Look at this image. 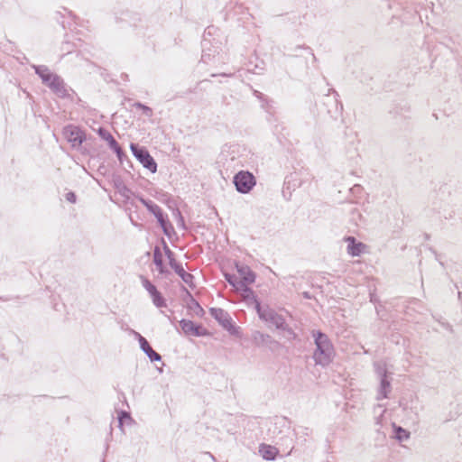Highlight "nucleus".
I'll use <instances>...</instances> for the list:
<instances>
[{
	"instance_id": "1",
	"label": "nucleus",
	"mask_w": 462,
	"mask_h": 462,
	"mask_svg": "<svg viewBox=\"0 0 462 462\" xmlns=\"http://www.w3.org/2000/svg\"><path fill=\"white\" fill-rule=\"evenodd\" d=\"M34 73L41 79L42 83L49 88L59 98L69 99L74 102L73 95L77 93L70 88L72 94L66 88L64 79L57 73L51 71L46 65H32Z\"/></svg>"
},
{
	"instance_id": "2",
	"label": "nucleus",
	"mask_w": 462,
	"mask_h": 462,
	"mask_svg": "<svg viewBox=\"0 0 462 462\" xmlns=\"http://www.w3.org/2000/svg\"><path fill=\"white\" fill-rule=\"evenodd\" d=\"M311 337L315 345L312 359L316 365L328 367L334 360L336 350L331 339L321 329H312Z\"/></svg>"
},
{
	"instance_id": "3",
	"label": "nucleus",
	"mask_w": 462,
	"mask_h": 462,
	"mask_svg": "<svg viewBox=\"0 0 462 462\" xmlns=\"http://www.w3.org/2000/svg\"><path fill=\"white\" fill-rule=\"evenodd\" d=\"M61 134L72 149L77 146H80V143H87L90 140H96L93 135L88 134L81 125L75 124H68L64 125L62 127Z\"/></svg>"
},
{
	"instance_id": "4",
	"label": "nucleus",
	"mask_w": 462,
	"mask_h": 462,
	"mask_svg": "<svg viewBox=\"0 0 462 462\" xmlns=\"http://www.w3.org/2000/svg\"><path fill=\"white\" fill-rule=\"evenodd\" d=\"M375 374L379 378V387L377 391L376 400H383L389 397L392 391L391 372L383 361H375L373 364Z\"/></svg>"
},
{
	"instance_id": "5",
	"label": "nucleus",
	"mask_w": 462,
	"mask_h": 462,
	"mask_svg": "<svg viewBox=\"0 0 462 462\" xmlns=\"http://www.w3.org/2000/svg\"><path fill=\"white\" fill-rule=\"evenodd\" d=\"M130 150L132 154L143 168L147 169L152 173H155L157 171L158 164L155 159L150 154L147 147L136 143H131Z\"/></svg>"
},
{
	"instance_id": "6",
	"label": "nucleus",
	"mask_w": 462,
	"mask_h": 462,
	"mask_svg": "<svg viewBox=\"0 0 462 462\" xmlns=\"http://www.w3.org/2000/svg\"><path fill=\"white\" fill-rule=\"evenodd\" d=\"M388 114L394 121V124L399 125L401 129H406L409 126L411 119V106L408 103H395L388 110Z\"/></svg>"
},
{
	"instance_id": "7",
	"label": "nucleus",
	"mask_w": 462,
	"mask_h": 462,
	"mask_svg": "<svg viewBox=\"0 0 462 462\" xmlns=\"http://www.w3.org/2000/svg\"><path fill=\"white\" fill-rule=\"evenodd\" d=\"M232 181L236 190L240 194H248L256 185V178L247 170H241L236 172Z\"/></svg>"
},
{
	"instance_id": "8",
	"label": "nucleus",
	"mask_w": 462,
	"mask_h": 462,
	"mask_svg": "<svg viewBox=\"0 0 462 462\" xmlns=\"http://www.w3.org/2000/svg\"><path fill=\"white\" fill-rule=\"evenodd\" d=\"M179 324L185 337H205L211 336L210 331L201 323L195 322L191 319H181Z\"/></svg>"
},
{
	"instance_id": "9",
	"label": "nucleus",
	"mask_w": 462,
	"mask_h": 462,
	"mask_svg": "<svg viewBox=\"0 0 462 462\" xmlns=\"http://www.w3.org/2000/svg\"><path fill=\"white\" fill-rule=\"evenodd\" d=\"M139 279L143 287L148 292L153 305L158 309L166 308L167 300L158 288L143 274H140Z\"/></svg>"
},
{
	"instance_id": "10",
	"label": "nucleus",
	"mask_w": 462,
	"mask_h": 462,
	"mask_svg": "<svg viewBox=\"0 0 462 462\" xmlns=\"http://www.w3.org/2000/svg\"><path fill=\"white\" fill-rule=\"evenodd\" d=\"M134 198L140 201L143 207H145L151 215L155 217L158 226L170 219L168 214L165 213L163 209L152 199L145 198L141 193L134 194Z\"/></svg>"
},
{
	"instance_id": "11",
	"label": "nucleus",
	"mask_w": 462,
	"mask_h": 462,
	"mask_svg": "<svg viewBox=\"0 0 462 462\" xmlns=\"http://www.w3.org/2000/svg\"><path fill=\"white\" fill-rule=\"evenodd\" d=\"M180 291L181 292V300L185 303V307L189 314L193 311L199 318H203L206 314L205 310L201 307L199 302L194 298L192 293L183 284H180Z\"/></svg>"
},
{
	"instance_id": "12",
	"label": "nucleus",
	"mask_w": 462,
	"mask_h": 462,
	"mask_svg": "<svg viewBox=\"0 0 462 462\" xmlns=\"http://www.w3.org/2000/svg\"><path fill=\"white\" fill-rule=\"evenodd\" d=\"M109 183L113 186V188L125 199L127 203H129L133 207H136V204L134 200L129 201L130 195L134 197V194L138 192H133L124 182L122 177L117 173H113L111 175V180Z\"/></svg>"
},
{
	"instance_id": "13",
	"label": "nucleus",
	"mask_w": 462,
	"mask_h": 462,
	"mask_svg": "<svg viewBox=\"0 0 462 462\" xmlns=\"http://www.w3.org/2000/svg\"><path fill=\"white\" fill-rule=\"evenodd\" d=\"M235 268L236 273L239 274V278L242 282H245L246 285L255 282L257 274L249 265L239 261H236Z\"/></svg>"
},
{
	"instance_id": "14",
	"label": "nucleus",
	"mask_w": 462,
	"mask_h": 462,
	"mask_svg": "<svg viewBox=\"0 0 462 462\" xmlns=\"http://www.w3.org/2000/svg\"><path fill=\"white\" fill-rule=\"evenodd\" d=\"M302 181L298 178L296 173H291L285 177L283 186H282V196L283 198L289 201L291 199L292 191L296 189V188L300 187Z\"/></svg>"
},
{
	"instance_id": "15",
	"label": "nucleus",
	"mask_w": 462,
	"mask_h": 462,
	"mask_svg": "<svg viewBox=\"0 0 462 462\" xmlns=\"http://www.w3.org/2000/svg\"><path fill=\"white\" fill-rule=\"evenodd\" d=\"M344 240L347 243L346 252L349 255L358 257L365 252L367 245L358 241L355 236H347Z\"/></svg>"
},
{
	"instance_id": "16",
	"label": "nucleus",
	"mask_w": 462,
	"mask_h": 462,
	"mask_svg": "<svg viewBox=\"0 0 462 462\" xmlns=\"http://www.w3.org/2000/svg\"><path fill=\"white\" fill-rule=\"evenodd\" d=\"M258 448L259 454L266 461H274L281 452V447L277 448L266 443H261Z\"/></svg>"
},
{
	"instance_id": "17",
	"label": "nucleus",
	"mask_w": 462,
	"mask_h": 462,
	"mask_svg": "<svg viewBox=\"0 0 462 462\" xmlns=\"http://www.w3.org/2000/svg\"><path fill=\"white\" fill-rule=\"evenodd\" d=\"M210 316L218 323L219 326L224 328L227 322L232 319L229 313L217 307H211L208 310Z\"/></svg>"
},
{
	"instance_id": "18",
	"label": "nucleus",
	"mask_w": 462,
	"mask_h": 462,
	"mask_svg": "<svg viewBox=\"0 0 462 462\" xmlns=\"http://www.w3.org/2000/svg\"><path fill=\"white\" fill-rule=\"evenodd\" d=\"M237 292L243 294L246 304L248 306L254 305V309L256 307L257 302H262L256 292L249 285L244 283Z\"/></svg>"
},
{
	"instance_id": "19",
	"label": "nucleus",
	"mask_w": 462,
	"mask_h": 462,
	"mask_svg": "<svg viewBox=\"0 0 462 462\" xmlns=\"http://www.w3.org/2000/svg\"><path fill=\"white\" fill-rule=\"evenodd\" d=\"M254 310L257 313L258 318L264 322H268L271 319L270 317H273L276 312L269 305H263L262 302H257Z\"/></svg>"
},
{
	"instance_id": "20",
	"label": "nucleus",
	"mask_w": 462,
	"mask_h": 462,
	"mask_svg": "<svg viewBox=\"0 0 462 462\" xmlns=\"http://www.w3.org/2000/svg\"><path fill=\"white\" fill-rule=\"evenodd\" d=\"M393 438L395 439L399 442H402L405 440H408L411 437V432L402 428V426H399L395 423H393Z\"/></svg>"
},
{
	"instance_id": "21",
	"label": "nucleus",
	"mask_w": 462,
	"mask_h": 462,
	"mask_svg": "<svg viewBox=\"0 0 462 462\" xmlns=\"http://www.w3.org/2000/svg\"><path fill=\"white\" fill-rule=\"evenodd\" d=\"M293 443V439L291 437L281 438L280 441L277 442V445H280L282 448V451L284 452L282 456L288 457L292 452H297Z\"/></svg>"
},
{
	"instance_id": "22",
	"label": "nucleus",
	"mask_w": 462,
	"mask_h": 462,
	"mask_svg": "<svg viewBox=\"0 0 462 462\" xmlns=\"http://www.w3.org/2000/svg\"><path fill=\"white\" fill-rule=\"evenodd\" d=\"M271 337L269 334L263 333L259 330H254L252 333V341L256 346H266Z\"/></svg>"
},
{
	"instance_id": "23",
	"label": "nucleus",
	"mask_w": 462,
	"mask_h": 462,
	"mask_svg": "<svg viewBox=\"0 0 462 462\" xmlns=\"http://www.w3.org/2000/svg\"><path fill=\"white\" fill-rule=\"evenodd\" d=\"M223 276L226 282L237 292L238 290L244 285L245 282H242L240 278L237 277L235 273H231L228 272H223Z\"/></svg>"
},
{
	"instance_id": "24",
	"label": "nucleus",
	"mask_w": 462,
	"mask_h": 462,
	"mask_svg": "<svg viewBox=\"0 0 462 462\" xmlns=\"http://www.w3.org/2000/svg\"><path fill=\"white\" fill-rule=\"evenodd\" d=\"M97 135L106 143L108 148L114 147L115 144L117 143V141L115 139V137L112 135V134L105 127L100 126L97 130Z\"/></svg>"
},
{
	"instance_id": "25",
	"label": "nucleus",
	"mask_w": 462,
	"mask_h": 462,
	"mask_svg": "<svg viewBox=\"0 0 462 462\" xmlns=\"http://www.w3.org/2000/svg\"><path fill=\"white\" fill-rule=\"evenodd\" d=\"M117 421H118V428L123 430L124 423L126 424H132L134 422V419L132 418L130 412L120 410L117 413Z\"/></svg>"
},
{
	"instance_id": "26",
	"label": "nucleus",
	"mask_w": 462,
	"mask_h": 462,
	"mask_svg": "<svg viewBox=\"0 0 462 462\" xmlns=\"http://www.w3.org/2000/svg\"><path fill=\"white\" fill-rule=\"evenodd\" d=\"M222 328L225 329L226 331H227L229 333V335H231V336H234V337H242V329L234 321L233 319H231L229 320V322H227L226 324V326L224 328Z\"/></svg>"
},
{
	"instance_id": "27",
	"label": "nucleus",
	"mask_w": 462,
	"mask_h": 462,
	"mask_svg": "<svg viewBox=\"0 0 462 462\" xmlns=\"http://www.w3.org/2000/svg\"><path fill=\"white\" fill-rule=\"evenodd\" d=\"M270 320L268 321L272 325L275 327L276 329L281 330L284 329L285 326L288 324L285 318L275 312V314L273 317H270Z\"/></svg>"
},
{
	"instance_id": "28",
	"label": "nucleus",
	"mask_w": 462,
	"mask_h": 462,
	"mask_svg": "<svg viewBox=\"0 0 462 462\" xmlns=\"http://www.w3.org/2000/svg\"><path fill=\"white\" fill-rule=\"evenodd\" d=\"M161 244H162L164 254L168 260V264L171 265V264L176 263L178 261L176 259V254L172 250H171V248L169 247L167 242L165 241V239L163 237L161 238Z\"/></svg>"
},
{
	"instance_id": "29",
	"label": "nucleus",
	"mask_w": 462,
	"mask_h": 462,
	"mask_svg": "<svg viewBox=\"0 0 462 462\" xmlns=\"http://www.w3.org/2000/svg\"><path fill=\"white\" fill-rule=\"evenodd\" d=\"M181 281L186 283L191 290L196 289L197 284L195 282V276L185 271V269L178 275Z\"/></svg>"
},
{
	"instance_id": "30",
	"label": "nucleus",
	"mask_w": 462,
	"mask_h": 462,
	"mask_svg": "<svg viewBox=\"0 0 462 462\" xmlns=\"http://www.w3.org/2000/svg\"><path fill=\"white\" fill-rule=\"evenodd\" d=\"M159 226L162 229L163 235L166 236L170 240H171L174 236H177L174 226L170 221V219H168Z\"/></svg>"
},
{
	"instance_id": "31",
	"label": "nucleus",
	"mask_w": 462,
	"mask_h": 462,
	"mask_svg": "<svg viewBox=\"0 0 462 462\" xmlns=\"http://www.w3.org/2000/svg\"><path fill=\"white\" fill-rule=\"evenodd\" d=\"M253 94L262 103V107L264 109L271 107L270 103L272 100L266 95L255 89L254 90Z\"/></svg>"
},
{
	"instance_id": "32",
	"label": "nucleus",
	"mask_w": 462,
	"mask_h": 462,
	"mask_svg": "<svg viewBox=\"0 0 462 462\" xmlns=\"http://www.w3.org/2000/svg\"><path fill=\"white\" fill-rule=\"evenodd\" d=\"M133 106L136 109H139L142 111L143 115H144L147 117H152L153 116L152 108L148 106L147 105L142 103L141 101H135L133 104Z\"/></svg>"
},
{
	"instance_id": "33",
	"label": "nucleus",
	"mask_w": 462,
	"mask_h": 462,
	"mask_svg": "<svg viewBox=\"0 0 462 462\" xmlns=\"http://www.w3.org/2000/svg\"><path fill=\"white\" fill-rule=\"evenodd\" d=\"M163 196L166 197V199L163 200V203L170 210H171L172 214L175 212V209H180L177 201L172 198L171 195L165 193Z\"/></svg>"
},
{
	"instance_id": "34",
	"label": "nucleus",
	"mask_w": 462,
	"mask_h": 462,
	"mask_svg": "<svg viewBox=\"0 0 462 462\" xmlns=\"http://www.w3.org/2000/svg\"><path fill=\"white\" fill-rule=\"evenodd\" d=\"M172 215L176 218L178 226L182 230H187V225L181 211L180 209H175V212Z\"/></svg>"
},
{
	"instance_id": "35",
	"label": "nucleus",
	"mask_w": 462,
	"mask_h": 462,
	"mask_svg": "<svg viewBox=\"0 0 462 462\" xmlns=\"http://www.w3.org/2000/svg\"><path fill=\"white\" fill-rule=\"evenodd\" d=\"M282 331L285 333L284 337L289 341L297 340L299 338L298 334L295 333L294 330L291 327H289L288 324L285 326L284 329H282Z\"/></svg>"
},
{
	"instance_id": "36",
	"label": "nucleus",
	"mask_w": 462,
	"mask_h": 462,
	"mask_svg": "<svg viewBox=\"0 0 462 462\" xmlns=\"http://www.w3.org/2000/svg\"><path fill=\"white\" fill-rule=\"evenodd\" d=\"M73 150L79 152L83 156L93 157V151L88 147V143H80V146H77Z\"/></svg>"
},
{
	"instance_id": "37",
	"label": "nucleus",
	"mask_w": 462,
	"mask_h": 462,
	"mask_svg": "<svg viewBox=\"0 0 462 462\" xmlns=\"http://www.w3.org/2000/svg\"><path fill=\"white\" fill-rule=\"evenodd\" d=\"M145 355L152 363L162 361V356L153 348H151Z\"/></svg>"
},
{
	"instance_id": "38",
	"label": "nucleus",
	"mask_w": 462,
	"mask_h": 462,
	"mask_svg": "<svg viewBox=\"0 0 462 462\" xmlns=\"http://www.w3.org/2000/svg\"><path fill=\"white\" fill-rule=\"evenodd\" d=\"M97 172L106 178L108 181L111 180V175H113L114 172L109 171L106 165L104 163H101L97 169Z\"/></svg>"
},
{
	"instance_id": "39",
	"label": "nucleus",
	"mask_w": 462,
	"mask_h": 462,
	"mask_svg": "<svg viewBox=\"0 0 462 462\" xmlns=\"http://www.w3.org/2000/svg\"><path fill=\"white\" fill-rule=\"evenodd\" d=\"M272 352H276L279 349L282 348V344L275 340L274 338L271 337L270 341L268 342L266 346Z\"/></svg>"
},
{
	"instance_id": "40",
	"label": "nucleus",
	"mask_w": 462,
	"mask_h": 462,
	"mask_svg": "<svg viewBox=\"0 0 462 462\" xmlns=\"http://www.w3.org/2000/svg\"><path fill=\"white\" fill-rule=\"evenodd\" d=\"M364 190V188L360 184H355L349 189V192L352 196L359 198Z\"/></svg>"
},
{
	"instance_id": "41",
	"label": "nucleus",
	"mask_w": 462,
	"mask_h": 462,
	"mask_svg": "<svg viewBox=\"0 0 462 462\" xmlns=\"http://www.w3.org/2000/svg\"><path fill=\"white\" fill-rule=\"evenodd\" d=\"M160 275L164 278H169L172 273L171 270L165 265L162 264L161 267L156 269Z\"/></svg>"
},
{
	"instance_id": "42",
	"label": "nucleus",
	"mask_w": 462,
	"mask_h": 462,
	"mask_svg": "<svg viewBox=\"0 0 462 462\" xmlns=\"http://www.w3.org/2000/svg\"><path fill=\"white\" fill-rule=\"evenodd\" d=\"M139 346H140V349L144 353L146 354L151 348H152L149 343V341L144 338V339H140V343H139Z\"/></svg>"
},
{
	"instance_id": "43",
	"label": "nucleus",
	"mask_w": 462,
	"mask_h": 462,
	"mask_svg": "<svg viewBox=\"0 0 462 462\" xmlns=\"http://www.w3.org/2000/svg\"><path fill=\"white\" fill-rule=\"evenodd\" d=\"M65 199L68 202L75 204L77 203L78 196L74 191L70 190L65 194Z\"/></svg>"
},
{
	"instance_id": "44",
	"label": "nucleus",
	"mask_w": 462,
	"mask_h": 462,
	"mask_svg": "<svg viewBox=\"0 0 462 462\" xmlns=\"http://www.w3.org/2000/svg\"><path fill=\"white\" fill-rule=\"evenodd\" d=\"M169 266L172 269V271L177 275H179V273H180L184 270L182 263L180 262H179V261H177L176 263H172V264H171Z\"/></svg>"
},
{
	"instance_id": "45",
	"label": "nucleus",
	"mask_w": 462,
	"mask_h": 462,
	"mask_svg": "<svg viewBox=\"0 0 462 462\" xmlns=\"http://www.w3.org/2000/svg\"><path fill=\"white\" fill-rule=\"evenodd\" d=\"M117 160L121 164H124L125 161L127 162V164L132 167V162L128 159L126 153L125 151H123L119 155L116 156Z\"/></svg>"
},
{
	"instance_id": "46",
	"label": "nucleus",
	"mask_w": 462,
	"mask_h": 462,
	"mask_svg": "<svg viewBox=\"0 0 462 462\" xmlns=\"http://www.w3.org/2000/svg\"><path fill=\"white\" fill-rule=\"evenodd\" d=\"M349 212H350V214L352 216V220L353 221L356 222L358 219L362 218V215H361L360 211L358 210V208H351Z\"/></svg>"
},
{
	"instance_id": "47",
	"label": "nucleus",
	"mask_w": 462,
	"mask_h": 462,
	"mask_svg": "<svg viewBox=\"0 0 462 462\" xmlns=\"http://www.w3.org/2000/svg\"><path fill=\"white\" fill-rule=\"evenodd\" d=\"M75 44L70 42L69 41L65 40L62 42V49L67 51V53H70L73 51Z\"/></svg>"
},
{
	"instance_id": "48",
	"label": "nucleus",
	"mask_w": 462,
	"mask_h": 462,
	"mask_svg": "<svg viewBox=\"0 0 462 462\" xmlns=\"http://www.w3.org/2000/svg\"><path fill=\"white\" fill-rule=\"evenodd\" d=\"M295 51H298V50H306L308 51V52L312 56L313 58V60L314 61H317V58L315 56V54L313 53V51L310 47L305 45V44H302V45H297L294 49Z\"/></svg>"
},
{
	"instance_id": "49",
	"label": "nucleus",
	"mask_w": 462,
	"mask_h": 462,
	"mask_svg": "<svg viewBox=\"0 0 462 462\" xmlns=\"http://www.w3.org/2000/svg\"><path fill=\"white\" fill-rule=\"evenodd\" d=\"M116 156L119 155L124 150L121 148L118 142L115 144V146L109 148Z\"/></svg>"
},
{
	"instance_id": "50",
	"label": "nucleus",
	"mask_w": 462,
	"mask_h": 462,
	"mask_svg": "<svg viewBox=\"0 0 462 462\" xmlns=\"http://www.w3.org/2000/svg\"><path fill=\"white\" fill-rule=\"evenodd\" d=\"M333 102L335 103V106H336V112H339L341 113L342 110H343V104L338 101L336 97L333 98Z\"/></svg>"
},
{
	"instance_id": "51",
	"label": "nucleus",
	"mask_w": 462,
	"mask_h": 462,
	"mask_svg": "<svg viewBox=\"0 0 462 462\" xmlns=\"http://www.w3.org/2000/svg\"><path fill=\"white\" fill-rule=\"evenodd\" d=\"M152 263L155 265L156 269L164 264L162 258H152Z\"/></svg>"
},
{
	"instance_id": "52",
	"label": "nucleus",
	"mask_w": 462,
	"mask_h": 462,
	"mask_svg": "<svg viewBox=\"0 0 462 462\" xmlns=\"http://www.w3.org/2000/svg\"><path fill=\"white\" fill-rule=\"evenodd\" d=\"M440 325L442 326V328H444L445 329L448 330L449 332L453 333V327L447 321H442L440 322Z\"/></svg>"
},
{
	"instance_id": "53",
	"label": "nucleus",
	"mask_w": 462,
	"mask_h": 462,
	"mask_svg": "<svg viewBox=\"0 0 462 462\" xmlns=\"http://www.w3.org/2000/svg\"><path fill=\"white\" fill-rule=\"evenodd\" d=\"M152 258H162L161 250H160L159 246H157V245L153 249Z\"/></svg>"
},
{
	"instance_id": "54",
	"label": "nucleus",
	"mask_w": 462,
	"mask_h": 462,
	"mask_svg": "<svg viewBox=\"0 0 462 462\" xmlns=\"http://www.w3.org/2000/svg\"><path fill=\"white\" fill-rule=\"evenodd\" d=\"M301 296L306 300L315 299L314 295H312L310 291L301 292Z\"/></svg>"
},
{
	"instance_id": "55",
	"label": "nucleus",
	"mask_w": 462,
	"mask_h": 462,
	"mask_svg": "<svg viewBox=\"0 0 462 462\" xmlns=\"http://www.w3.org/2000/svg\"><path fill=\"white\" fill-rule=\"evenodd\" d=\"M401 335L399 333H394V334H392L391 336V340L396 344L399 343V338H400Z\"/></svg>"
},
{
	"instance_id": "56",
	"label": "nucleus",
	"mask_w": 462,
	"mask_h": 462,
	"mask_svg": "<svg viewBox=\"0 0 462 462\" xmlns=\"http://www.w3.org/2000/svg\"><path fill=\"white\" fill-rule=\"evenodd\" d=\"M133 333L134 335V337L138 340V343H140V339H144L145 338L139 332H136V331L133 330Z\"/></svg>"
},
{
	"instance_id": "57",
	"label": "nucleus",
	"mask_w": 462,
	"mask_h": 462,
	"mask_svg": "<svg viewBox=\"0 0 462 462\" xmlns=\"http://www.w3.org/2000/svg\"><path fill=\"white\" fill-rule=\"evenodd\" d=\"M204 454L208 455L213 462H218L217 457L211 452L207 451Z\"/></svg>"
},
{
	"instance_id": "58",
	"label": "nucleus",
	"mask_w": 462,
	"mask_h": 462,
	"mask_svg": "<svg viewBox=\"0 0 462 462\" xmlns=\"http://www.w3.org/2000/svg\"><path fill=\"white\" fill-rule=\"evenodd\" d=\"M311 433V430L310 428L304 427L303 428V434L305 436H309Z\"/></svg>"
},
{
	"instance_id": "59",
	"label": "nucleus",
	"mask_w": 462,
	"mask_h": 462,
	"mask_svg": "<svg viewBox=\"0 0 462 462\" xmlns=\"http://www.w3.org/2000/svg\"><path fill=\"white\" fill-rule=\"evenodd\" d=\"M129 219L132 223L133 226H139V224L137 222L134 221V219L133 218V217L131 216V214L129 215Z\"/></svg>"
},
{
	"instance_id": "60",
	"label": "nucleus",
	"mask_w": 462,
	"mask_h": 462,
	"mask_svg": "<svg viewBox=\"0 0 462 462\" xmlns=\"http://www.w3.org/2000/svg\"><path fill=\"white\" fill-rule=\"evenodd\" d=\"M370 301L371 302H376L377 301V299H376L375 295L370 294Z\"/></svg>"
},
{
	"instance_id": "61",
	"label": "nucleus",
	"mask_w": 462,
	"mask_h": 462,
	"mask_svg": "<svg viewBox=\"0 0 462 462\" xmlns=\"http://www.w3.org/2000/svg\"><path fill=\"white\" fill-rule=\"evenodd\" d=\"M121 78L123 79H128V75L126 73H122Z\"/></svg>"
},
{
	"instance_id": "62",
	"label": "nucleus",
	"mask_w": 462,
	"mask_h": 462,
	"mask_svg": "<svg viewBox=\"0 0 462 462\" xmlns=\"http://www.w3.org/2000/svg\"><path fill=\"white\" fill-rule=\"evenodd\" d=\"M433 318H434V319H436V320H437V321H439V323H440V322H442V321L440 320L441 316H439V317H437V316H433Z\"/></svg>"
},
{
	"instance_id": "63",
	"label": "nucleus",
	"mask_w": 462,
	"mask_h": 462,
	"mask_svg": "<svg viewBox=\"0 0 462 462\" xmlns=\"http://www.w3.org/2000/svg\"><path fill=\"white\" fill-rule=\"evenodd\" d=\"M458 300L461 301L462 303V291H458Z\"/></svg>"
},
{
	"instance_id": "64",
	"label": "nucleus",
	"mask_w": 462,
	"mask_h": 462,
	"mask_svg": "<svg viewBox=\"0 0 462 462\" xmlns=\"http://www.w3.org/2000/svg\"><path fill=\"white\" fill-rule=\"evenodd\" d=\"M80 101H81L80 97H79L77 96V101H76V103H77V104H79Z\"/></svg>"
}]
</instances>
